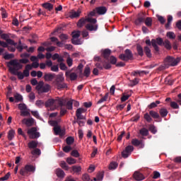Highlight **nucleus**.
Wrapping results in <instances>:
<instances>
[{"instance_id": "nucleus-1", "label": "nucleus", "mask_w": 181, "mask_h": 181, "mask_svg": "<svg viewBox=\"0 0 181 181\" xmlns=\"http://www.w3.org/2000/svg\"><path fill=\"white\" fill-rule=\"evenodd\" d=\"M43 78L45 81H53L54 80L53 84L56 86L57 90L67 88V83H64V76L62 74L56 75L53 73H45Z\"/></svg>"}, {"instance_id": "nucleus-2", "label": "nucleus", "mask_w": 181, "mask_h": 181, "mask_svg": "<svg viewBox=\"0 0 181 181\" xmlns=\"http://www.w3.org/2000/svg\"><path fill=\"white\" fill-rule=\"evenodd\" d=\"M10 66H13V67H10ZM8 67L9 68V71L12 73V74H15L16 71H19V70H22L23 69V65L21 64L18 59H11L8 62Z\"/></svg>"}, {"instance_id": "nucleus-3", "label": "nucleus", "mask_w": 181, "mask_h": 181, "mask_svg": "<svg viewBox=\"0 0 181 181\" xmlns=\"http://www.w3.org/2000/svg\"><path fill=\"white\" fill-rule=\"evenodd\" d=\"M181 57H177L175 59L173 57L168 56L164 59V63L167 66V67H175V66H177L180 62Z\"/></svg>"}, {"instance_id": "nucleus-4", "label": "nucleus", "mask_w": 181, "mask_h": 181, "mask_svg": "<svg viewBox=\"0 0 181 181\" xmlns=\"http://www.w3.org/2000/svg\"><path fill=\"white\" fill-rule=\"evenodd\" d=\"M35 170H36L35 166L27 164L20 170V175L21 176H29L30 173H35Z\"/></svg>"}, {"instance_id": "nucleus-5", "label": "nucleus", "mask_w": 181, "mask_h": 181, "mask_svg": "<svg viewBox=\"0 0 181 181\" xmlns=\"http://www.w3.org/2000/svg\"><path fill=\"white\" fill-rule=\"evenodd\" d=\"M83 112H86V109L83 107H79L76 111V116L77 118V124H78L79 127H84V122L80 119H86V117L83 116Z\"/></svg>"}, {"instance_id": "nucleus-6", "label": "nucleus", "mask_w": 181, "mask_h": 181, "mask_svg": "<svg viewBox=\"0 0 181 181\" xmlns=\"http://www.w3.org/2000/svg\"><path fill=\"white\" fill-rule=\"evenodd\" d=\"M86 22H88L89 24L91 25H96L97 23V20L95 18H93L91 17H86V18H81L77 23V26L78 28H82V26L84 25V24L86 23Z\"/></svg>"}, {"instance_id": "nucleus-7", "label": "nucleus", "mask_w": 181, "mask_h": 181, "mask_svg": "<svg viewBox=\"0 0 181 181\" xmlns=\"http://www.w3.org/2000/svg\"><path fill=\"white\" fill-rule=\"evenodd\" d=\"M119 58L124 62H128V60L134 59V54H132V52L129 49H127L124 51V54H121Z\"/></svg>"}, {"instance_id": "nucleus-8", "label": "nucleus", "mask_w": 181, "mask_h": 181, "mask_svg": "<svg viewBox=\"0 0 181 181\" xmlns=\"http://www.w3.org/2000/svg\"><path fill=\"white\" fill-rule=\"evenodd\" d=\"M134 152V146H127L122 151V157L124 159H127V158L131 156V153Z\"/></svg>"}, {"instance_id": "nucleus-9", "label": "nucleus", "mask_w": 181, "mask_h": 181, "mask_svg": "<svg viewBox=\"0 0 181 181\" xmlns=\"http://www.w3.org/2000/svg\"><path fill=\"white\" fill-rule=\"evenodd\" d=\"M146 45H148V46H153L155 53H158L159 52V47L156 45V40L152 39L151 41V40H146Z\"/></svg>"}, {"instance_id": "nucleus-10", "label": "nucleus", "mask_w": 181, "mask_h": 181, "mask_svg": "<svg viewBox=\"0 0 181 181\" xmlns=\"http://www.w3.org/2000/svg\"><path fill=\"white\" fill-rule=\"evenodd\" d=\"M53 130L56 135H59V136L61 137L64 136V135H66V129H62V127H60V126L54 127Z\"/></svg>"}, {"instance_id": "nucleus-11", "label": "nucleus", "mask_w": 181, "mask_h": 181, "mask_svg": "<svg viewBox=\"0 0 181 181\" xmlns=\"http://www.w3.org/2000/svg\"><path fill=\"white\" fill-rule=\"evenodd\" d=\"M95 11L98 15H105L108 9L107 8V7L102 6L96 7Z\"/></svg>"}, {"instance_id": "nucleus-12", "label": "nucleus", "mask_w": 181, "mask_h": 181, "mask_svg": "<svg viewBox=\"0 0 181 181\" xmlns=\"http://www.w3.org/2000/svg\"><path fill=\"white\" fill-rule=\"evenodd\" d=\"M81 13V10L78 9L77 11L72 10L69 12V18L71 19H74L76 18H80V14Z\"/></svg>"}, {"instance_id": "nucleus-13", "label": "nucleus", "mask_w": 181, "mask_h": 181, "mask_svg": "<svg viewBox=\"0 0 181 181\" xmlns=\"http://www.w3.org/2000/svg\"><path fill=\"white\" fill-rule=\"evenodd\" d=\"M65 76L66 77H69L70 80L71 81H74L75 80H77V74L72 72L71 71H67L65 73Z\"/></svg>"}, {"instance_id": "nucleus-14", "label": "nucleus", "mask_w": 181, "mask_h": 181, "mask_svg": "<svg viewBox=\"0 0 181 181\" xmlns=\"http://www.w3.org/2000/svg\"><path fill=\"white\" fill-rule=\"evenodd\" d=\"M133 177L134 179H135V180H137V181L144 180V179H145V177L144 176V175L138 171H136L134 173Z\"/></svg>"}, {"instance_id": "nucleus-15", "label": "nucleus", "mask_w": 181, "mask_h": 181, "mask_svg": "<svg viewBox=\"0 0 181 181\" xmlns=\"http://www.w3.org/2000/svg\"><path fill=\"white\" fill-rule=\"evenodd\" d=\"M86 28L87 30H90V32H95L98 29V24H87L86 25Z\"/></svg>"}, {"instance_id": "nucleus-16", "label": "nucleus", "mask_w": 181, "mask_h": 181, "mask_svg": "<svg viewBox=\"0 0 181 181\" xmlns=\"http://www.w3.org/2000/svg\"><path fill=\"white\" fill-rule=\"evenodd\" d=\"M102 56L106 60H108L110 59V56H111V49H105L102 52Z\"/></svg>"}, {"instance_id": "nucleus-17", "label": "nucleus", "mask_w": 181, "mask_h": 181, "mask_svg": "<svg viewBox=\"0 0 181 181\" xmlns=\"http://www.w3.org/2000/svg\"><path fill=\"white\" fill-rule=\"evenodd\" d=\"M145 22V16L144 14H141V16H139L134 21L135 25L139 26V25H141V23H144Z\"/></svg>"}, {"instance_id": "nucleus-18", "label": "nucleus", "mask_w": 181, "mask_h": 181, "mask_svg": "<svg viewBox=\"0 0 181 181\" xmlns=\"http://www.w3.org/2000/svg\"><path fill=\"white\" fill-rule=\"evenodd\" d=\"M34 122H35V120L33 118H31V119H23L22 120V123L25 124V125L27 127H32V125H33Z\"/></svg>"}, {"instance_id": "nucleus-19", "label": "nucleus", "mask_w": 181, "mask_h": 181, "mask_svg": "<svg viewBox=\"0 0 181 181\" xmlns=\"http://www.w3.org/2000/svg\"><path fill=\"white\" fill-rule=\"evenodd\" d=\"M42 8H45V9H47V11H49V12L53 11V4L50 3H44L42 4Z\"/></svg>"}, {"instance_id": "nucleus-20", "label": "nucleus", "mask_w": 181, "mask_h": 181, "mask_svg": "<svg viewBox=\"0 0 181 181\" xmlns=\"http://www.w3.org/2000/svg\"><path fill=\"white\" fill-rule=\"evenodd\" d=\"M54 104H57L59 107H64V99L57 98V99H54Z\"/></svg>"}, {"instance_id": "nucleus-21", "label": "nucleus", "mask_w": 181, "mask_h": 181, "mask_svg": "<svg viewBox=\"0 0 181 181\" xmlns=\"http://www.w3.org/2000/svg\"><path fill=\"white\" fill-rule=\"evenodd\" d=\"M168 113H169V112L165 107H163V108L160 109V110H159V114H160V117H162V118H165V117H166Z\"/></svg>"}, {"instance_id": "nucleus-22", "label": "nucleus", "mask_w": 181, "mask_h": 181, "mask_svg": "<svg viewBox=\"0 0 181 181\" xmlns=\"http://www.w3.org/2000/svg\"><path fill=\"white\" fill-rule=\"evenodd\" d=\"M136 50L139 56H140L141 57H144V48L142 47V46H141V45H136Z\"/></svg>"}, {"instance_id": "nucleus-23", "label": "nucleus", "mask_w": 181, "mask_h": 181, "mask_svg": "<svg viewBox=\"0 0 181 181\" xmlns=\"http://www.w3.org/2000/svg\"><path fill=\"white\" fill-rule=\"evenodd\" d=\"M56 175L58 177H61L63 178L65 176V173L64 171L63 170H62L61 168H57L56 170Z\"/></svg>"}, {"instance_id": "nucleus-24", "label": "nucleus", "mask_w": 181, "mask_h": 181, "mask_svg": "<svg viewBox=\"0 0 181 181\" xmlns=\"http://www.w3.org/2000/svg\"><path fill=\"white\" fill-rule=\"evenodd\" d=\"M54 105V99H48L45 104L46 108H49V107H53Z\"/></svg>"}, {"instance_id": "nucleus-25", "label": "nucleus", "mask_w": 181, "mask_h": 181, "mask_svg": "<svg viewBox=\"0 0 181 181\" xmlns=\"http://www.w3.org/2000/svg\"><path fill=\"white\" fill-rule=\"evenodd\" d=\"M28 146L30 149H36L37 148V142L31 141L28 144Z\"/></svg>"}, {"instance_id": "nucleus-26", "label": "nucleus", "mask_w": 181, "mask_h": 181, "mask_svg": "<svg viewBox=\"0 0 181 181\" xmlns=\"http://www.w3.org/2000/svg\"><path fill=\"white\" fill-rule=\"evenodd\" d=\"M50 40L51 42H56L57 46H58V47H63V42L59 41V39H57V37H52L50 38Z\"/></svg>"}, {"instance_id": "nucleus-27", "label": "nucleus", "mask_w": 181, "mask_h": 181, "mask_svg": "<svg viewBox=\"0 0 181 181\" xmlns=\"http://www.w3.org/2000/svg\"><path fill=\"white\" fill-rule=\"evenodd\" d=\"M149 114L151 117H152V118H153L154 119H158V118H160V115H159V113L156 111L151 110L149 112Z\"/></svg>"}, {"instance_id": "nucleus-28", "label": "nucleus", "mask_w": 181, "mask_h": 181, "mask_svg": "<svg viewBox=\"0 0 181 181\" xmlns=\"http://www.w3.org/2000/svg\"><path fill=\"white\" fill-rule=\"evenodd\" d=\"M43 86H45V82H43V81H40L36 86L35 87V90H37V91L41 93L42 89L43 88Z\"/></svg>"}, {"instance_id": "nucleus-29", "label": "nucleus", "mask_w": 181, "mask_h": 181, "mask_svg": "<svg viewBox=\"0 0 181 181\" xmlns=\"http://www.w3.org/2000/svg\"><path fill=\"white\" fill-rule=\"evenodd\" d=\"M59 37L61 40V42L63 43V45H64L67 39H69V35L66 34H61L59 35Z\"/></svg>"}, {"instance_id": "nucleus-30", "label": "nucleus", "mask_w": 181, "mask_h": 181, "mask_svg": "<svg viewBox=\"0 0 181 181\" xmlns=\"http://www.w3.org/2000/svg\"><path fill=\"white\" fill-rule=\"evenodd\" d=\"M144 53L149 59L152 57V53L151 52V49L149 48V47L148 46L144 47Z\"/></svg>"}, {"instance_id": "nucleus-31", "label": "nucleus", "mask_w": 181, "mask_h": 181, "mask_svg": "<svg viewBox=\"0 0 181 181\" xmlns=\"http://www.w3.org/2000/svg\"><path fill=\"white\" fill-rule=\"evenodd\" d=\"M159 104H160V101L156 100V102L151 103L148 107L149 110H152V108H156Z\"/></svg>"}, {"instance_id": "nucleus-32", "label": "nucleus", "mask_w": 181, "mask_h": 181, "mask_svg": "<svg viewBox=\"0 0 181 181\" xmlns=\"http://www.w3.org/2000/svg\"><path fill=\"white\" fill-rule=\"evenodd\" d=\"M139 133L142 135V136H148L149 135V131L146 128H142L139 130Z\"/></svg>"}, {"instance_id": "nucleus-33", "label": "nucleus", "mask_w": 181, "mask_h": 181, "mask_svg": "<svg viewBox=\"0 0 181 181\" xmlns=\"http://www.w3.org/2000/svg\"><path fill=\"white\" fill-rule=\"evenodd\" d=\"M49 91H50V85L45 84L42 86V89H41L40 93H49Z\"/></svg>"}, {"instance_id": "nucleus-34", "label": "nucleus", "mask_w": 181, "mask_h": 181, "mask_svg": "<svg viewBox=\"0 0 181 181\" xmlns=\"http://www.w3.org/2000/svg\"><path fill=\"white\" fill-rule=\"evenodd\" d=\"M66 145H73V144H74V137L73 136H68L66 139Z\"/></svg>"}, {"instance_id": "nucleus-35", "label": "nucleus", "mask_w": 181, "mask_h": 181, "mask_svg": "<svg viewBox=\"0 0 181 181\" xmlns=\"http://www.w3.org/2000/svg\"><path fill=\"white\" fill-rule=\"evenodd\" d=\"M90 74L91 71L90 69V66H86L83 71V76H85V77H90Z\"/></svg>"}, {"instance_id": "nucleus-36", "label": "nucleus", "mask_w": 181, "mask_h": 181, "mask_svg": "<svg viewBox=\"0 0 181 181\" xmlns=\"http://www.w3.org/2000/svg\"><path fill=\"white\" fill-rule=\"evenodd\" d=\"M144 23L148 28L152 26V18L151 17H148L144 20Z\"/></svg>"}, {"instance_id": "nucleus-37", "label": "nucleus", "mask_w": 181, "mask_h": 181, "mask_svg": "<svg viewBox=\"0 0 181 181\" xmlns=\"http://www.w3.org/2000/svg\"><path fill=\"white\" fill-rule=\"evenodd\" d=\"M15 137V131L10 130L8 134V141H12Z\"/></svg>"}, {"instance_id": "nucleus-38", "label": "nucleus", "mask_w": 181, "mask_h": 181, "mask_svg": "<svg viewBox=\"0 0 181 181\" xmlns=\"http://www.w3.org/2000/svg\"><path fill=\"white\" fill-rule=\"evenodd\" d=\"M45 102L43 100H37L35 102L36 107H38V108H43L45 107Z\"/></svg>"}, {"instance_id": "nucleus-39", "label": "nucleus", "mask_w": 181, "mask_h": 181, "mask_svg": "<svg viewBox=\"0 0 181 181\" xmlns=\"http://www.w3.org/2000/svg\"><path fill=\"white\" fill-rule=\"evenodd\" d=\"M14 74V76H17L18 80H23V78H25V76L23 75V74L21 71H16V74Z\"/></svg>"}, {"instance_id": "nucleus-40", "label": "nucleus", "mask_w": 181, "mask_h": 181, "mask_svg": "<svg viewBox=\"0 0 181 181\" xmlns=\"http://www.w3.org/2000/svg\"><path fill=\"white\" fill-rule=\"evenodd\" d=\"M117 168H118V163L116 162H112L109 165L110 170H114V169H117Z\"/></svg>"}, {"instance_id": "nucleus-41", "label": "nucleus", "mask_w": 181, "mask_h": 181, "mask_svg": "<svg viewBox=\"0 0 181 181\" xmlns=\"http://www.w3.org/2000/svg\"><path fill=\"white\" fill-rule=\"evenodd\" d=\"M15 54H5L4 56V59L5 60H11V59H14Z\"/></svg>"}, {"instance_id": "nucleus-42", "label": "nucleus", "mask_w": 181, "mask_h": 181, "mask_svg": "<svg viewBox=\"0 0 181 181\" xmlns=\"http://www.w3.org/2000/svg\"><path fill=\"white\" fill-rule=\"evenodd\" d=\"M36 131H37L36 127H32L28 130L27 134L30 136H30L33 135Z\"/></svg>"}, {"instance_id": "nucleus-43", "label": "nucleus", "mask_w": 181, "mask_h": 181, "mask_svg": "<svg viewBox=\"0 0 181 181\" xmlns=\"http://www.w3.org/2000/svg\"><path fill=\"white\" fill-rule=\"evenodd\" d=\"M165 47L167 48L168 50H170L172 49V45H170V42L169 40H165L163 44Z\"/></svg>"}, {"instance_id": "nucleus-44", "label": "nucleus", "mask_w": 181, "mask_h": 181, "mask_svg": "<svg viewBox=\"0 0 181 181\" xmlns=\"http://www.w3.org/2000/svg\"><path fill=\"white\" fill-rule=\"evenodd\" d=\"M144 119L148 122H152V117L149 113H145L144 116Z\"/></svg>"}, {"instance_id": "nucleus-45", "label": "nucleus", "mask_w": 181, "mask_h": 181, "mask_svg": "<svg viewBox=\"0 0 181 181\" xmlns=\"http://www.w3.org/2000/svg\"><path fill=\"white\" fill-rule=\"evenodd\" d=\"M132 144L134 146H139L141 145V141L138 140L137 139H133L132 140Z\"/></svg>"}, {"instance_id": "nucleus-46", "label": "nucleus", "mask_w": 181, "mask_h": 181, "mask_svg": "<svg viewBox=\"0 0 181 181\" xmlns=\"http://www.w3.org/2000/svg\"><path fill=\"white\" fill-rule=\"evenodd\" d=\"M66 162L69 165H74V163H76V159L71 158V157H69L66 158Z\"/></svg>"}, {"instance_id": "nucleus-47", "label": "nucleus", "mask_w": 181, "mask_h": 181, "mask_svg": "<svg viewBox=\"0 0 181 181\" xmlns=\"http://www.w3.org/2000/svg\"><path fill=\"white\" fill-rule=\"evenodd\" d=\"M60 166L64 170H69V165H67V163H66V161H61Z\"/></svg>"}, {"instance_id": "nucleus-48", "label": "nucleus", "mask_w": 181, "mask_h": 181, "mask_svg": "<svg viewBox=\"0 0 181 181\" xmlns=\"http://www.w3.org/2000/svg\"><path fill=\"white\" fill-rule=\"evenodd\" d=\"M6 43L7 45H11V46H18V43L15 42V41H13V40L8 38V40H6Z\"/></svg>"}, {"instance_id": "nucleus-49", "label": "nucleus", "mask_w": 181, "mask_h": 181, "mask_svg": "<svg viewBox=\"0 0 181 181\" xmlns=\"http://www.w3.org/2000/svg\"><path fill=\"white\" fill-rule=\"evenodd\" d=\"M66 107L67 110H73V100H69L66 104Z\"/></svg>"}, {"instance_id": "nucleus-50", "label": "nucleus", "mask_w": 181, "mask_h": 181, "mask_svg": "<svg viewBox=\"0 0 181 181\" xmlns=\"http://www.w3.org/2000/svg\"><path fill=\"white\" fill-rule=\"evenodd\" d=\"M72 170L75 173H78V172H81V166H77V165H74L72 167Z\"/></svg>"}, {"instance_id": "nucleus-51", "label": "nucleus", "mask_w": 181, "mask_h": 181, "mask_svg": "<svg viewBox=\"0 0 181 181\" xmlns=\"http://www.w3.org/2000/svg\"><path fill=\"white\" fill-rule=\"evenodd\" d=\"M21 64H28V63H30L28 59L27 58H22L21 59H18Z\"/></svg>"}, {"instance_id": "nucleus-52", "label": "nucleus", "mask_w": 181, "mask_h": 181, "mask_svg": "<svg viewBox=\"0 0 181 181\" xmlns=\"http://www.w3.org/2000/svg\"><path fill=\"white\" fill-rule=\"evenodd\" d=\"M18 108L21 110V111H25L28 109V107H26L25 103H20L18 104Z\"/></svg>"}, {"instance_id": "nucleus-53", "label": "nucleus", "mask_w": 181, "mask_h": 181, "mask_svg": "<svg viewBox=\"0 0 181 181\" xmlns=\"http://www.w3.org/2000/svg\"><path fill=\"white\" fill-rule=\"evenodd\" d=\"M80 31H74L72 33V37L73 39H78V37H80Z\"/></svg>"}, {"instance_id": "nucleus-54", "label": "nucleus", "mask_w": 181, "mask_h": 181, "mask_svg": "<svg viewBox=\"0 0 181 181\" xmlns=\"http://www.w3.org/2000/svg\"><path fill=\"white\" fill-rule=\"evenodd\" d=\"M71 156H74V158H78L80 156V153L77 150H74L71 153Z\"/></svg>"}, {"instance_id": "nucleus-55", "label": "nucleus", "mask_w": 181, "mask_h": 181, "mask_svg": "<svg viewBox=\"0 0 181 181\" xmlns=\"http://www.w3.org/2000/svg\"><path fill=\"white\" fill-rule=\"evenodd\" d=\"M111 67H112L111 63L110 62L103 63V69H105V70H110Z\"/></svg>"}, {"instance_id": "nucleus-56", "label": "nucleus", "mask_w": 181, "mask_h": 181, "mask_svg": "<svg viewBox=\"0 0 181 181\" xmlns=\"http://www.w3.org/2000/svg\"><path fill=\"white\" fill-rule=\"evenodd\" d=\"M40 136V133L37 132V131L30 136L31 139H36L37 138H39Z\"/></svg>"}, {"instance_id": "nucleus-57", "label": "nucleus", "mask_w": 181, "mask_h": 181, "mask_svg": "<svg viewBox=\"0 0 181 181\" xmlns=\"http://www.w3.org/2000/svg\"><path fill=\"white\" fill-rule=\"evenodd\" d=\"M71 149L72 148H71V146H70V145L65 146L64 147H63V151L66 153H69V152H70V151H71Z\"/></svg>"}, {"instance_id": "nucleus-58", "label": "nucleus", "mask_w": 181, "mask_h": 181, "mask_svg": "<svg viewBox=\"0 0 181 181\" xmlns=\"http://www.w3.org/2000/svg\"><path fill=\"white\" fill-rule=\"evenodd\" d=\"M167 36L170 39H175V37H176V35H175V33H173V32L167 33Z\"/></svg>"}, {"instance_id": "nucleus-59", "label": "nucleus", "mask_w": 181, "mask_h": 181, "mask_svg": "<svg viewBox=\"0 0 181 181\" xmlns=\"http://www.w3.org/2000/svg\"><path fill=\"white\" fill-rule=\"evenodd\" d=\"M11 176V173H7L6 175H5V176L0 177V181H5V180H8V179H9Z\"/></svg>"}, {"instance_id": "nucleus-60", "label": "nucleus", "mask_w": 181, "mask_h": 181, "mask_svg": "<svg viewBox=\"0 0 181 181\" xmlns=\"http://www.w3.org/2000/svg\"><path fill=\"white\" fill-rule=\"evenodd\" d=\"M149 131H151L152 134H156V132H158V130H156V127L154 125H150Z\"/></svg>"}, {"instance_id": "nucleus-61", "label": "nucleus", "mask_w": 181, "mask_h": 181, "mask_svg": "<svg viewBox=\"0 0 181 181\" xmlns=\"http://www.w3.org/2000/svg\"><path fill=\"white\" fill-rule=\"evenodd\" d=\"M82 180L83 181H92L91 179L90 178V175L88 174H85L82 176Z\"/></svg>"}, {"instance_id": "nucleus-62", "label": "nucleus", "mask_w": 181, "mask_h": 181, "mask_svg": "<svg viewBox=\"0 0 181 181\" xmlns=\"http://www.w3.org/2000/svg\"><path fill=\"white\" fill-rule=\"evenodd\" d=\"M30 100L31 102L35 101V99L36 98V95H35V93L31 92L28 95Z\"/></svg>"}, {"instance_id": "nucleus-63", "label": "nucleus", "mask_w": 181, "mask_h": 181, "mask_svg": "<svg viewBox=\"0 0 181 181\" xmlns=\"http://www.w3.org/2000/svg\"><path fill=\"white\" fill-rule=\"evenodd\" d=\"M110 64H117V58L114 56H111L110 58Z\"/></svg>"}, {"instance_id": "nucleus-64", "label": "nucleus", "mask_w": 181, "mask_h": 181, "mask_svg": "<svg viewBox=\"0 0 181 181\" xmlns=\"http://www.w3.org/2000/svg\"><path fill=\"white\" fill-rule=\"evenodd\" d=\"M32 155H40V149L35 148L31 151Z\"/></svg>"}]
</instances>
